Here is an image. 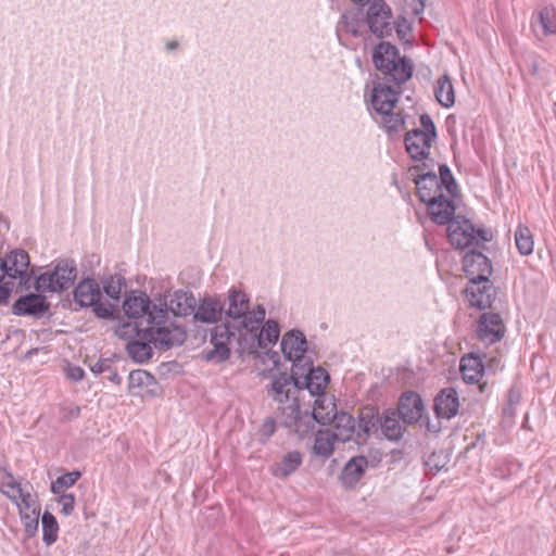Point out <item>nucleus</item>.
<instances>
[{
    "label": "nucleus",
    "instance_id": "4be33fe9",
    "mask_svg": "<svg viewBox=\"0 0 556 556\" xmlns=\"http://www.w3.org/2000/svg\"><path fill=\"white\" fill-rule=\"evenodd\" d=\"M459 400L455 389L446 388L434 399V410L438 417L451 419L458 413Z\"/></svg>",
    "mask_w": 556,
    "mask_h": 556
},
{
    "label": "nucleus",
    "instance_id": "1a4fd4ad",
    "mask_svg": "<svg viewBox=\"0 0 556 556\" xmlns=\"http://www.w3.org/2000/svg\"><path fill=\"white\" fill-rule=\"evenodd\" d=\"M447 236L450 242L458 249H465L473 242H486L491 239L489 231L475 229L469 220L464 219L460 216L455 217L451 223H448Z\"/></svg>",
    "mask_w": 556,
    "mask_h": 556
},
{
    "label": "nucleus",
    "instance_id": "bb28decb",
    "mask_svg": "<svg viewBox=\"0 0 556 556\" xmlns=\"http://www.w3.org/2000/svg\"><path fill=\"white\" fill-rule=\"evenodd\" d=\"M460 372L465 382L478 383L484 374L482 359L473 353L463 356L460 359Z\"/></svg>",
    "mask_w": 556,
    "mask_h": 556
},
{
    "label": "nucleus",
    "instance_id": "864d4df0",
    "mask_svg": "<svg viewBox=\"0 0 556 556\" xmlns=\"http://www.w3.org/2000/svg\"><path fill=\"white\" fill-rule=\"evenodd\" d=\"M14 480L15 478L10 471L5 469L0 470V488L4 486V484L13 483Z\"/></svg>",
    "mask_w": 556,
    "mask_h": 556
},
{
    "label": "nucleus",
    "instance_id": "5fc2aeb1",
    "mask_svg": "<svg viewBox=\"0 0 556 556\" xmlns=\"http://www.w3.org/2000/svg\"><path fill=\"white\" fill-rule=\"evenodd\" d=\"M109 364L106 361H99L92 367L91 370L96 374H102L108 370Z\"/></svg>",
    "mask_w": 556,
    "mask_h": 556
},
{
    "label": "nucleus",
    "instance_id": "473e14b6",
    "mask_svg": "<svg viewBox=\"0 0 556 556\" xmlns=\"http://www.w3.org/2000/svg\"><path fill=\"white\" fill-rule=\"evenodd\" d=\"M302 462L303 457L300 452H288L286 455L282 456L280 462L276 463L273 466L271 472L277 478H287L301 466Z\"/></svg>",
    "mask_w": 556,
    "mask_h": 556
},
{
    "label": "nucleus",
    "instance_id": "a18cd8bd",
    "mask_svg": "<svg viewBox=\"0 0 556 556\" xmlns=\"http://www.w3.org/2000/svg\"><path fill=\"white\" fill-rule=\"evenodd\" d=\"M379 418L374 414L372 410L363 412L359 417V428L364 433L369 434L371 431L377 429Z\"/></svg>",
    "mask_w": 556,
    "mask_h": 556
},
{
    "label": "nucleus",
    "instance_id": "c9c22d12",
    "mask_svg": "<svg viewBox=\"0 0 556 556\" xmlns=\"http://www.w3.org/2000/svg\"><path fill=\"white\" fill-rule=\"evenodd\" d=\"M437 101L444 108H451L455 103V91L447 74L440 77L434 88Z\"/></svg>",
    "mask_w": 556,
    "mask_h": 556
},
{
    "label": "nucleus",
    "instance_id": "20e7f679",
    "mask_svg": "<svg viewBox=\"0 0 556 556\" xmlns=\"http://www.w3.org/2000/svg\"><path fill=\"white\" fill-rule=\"evenodd\" d=\"M372 61L376 68L389 76L396 85L404 84L412 77V64L400 55L396 47L389 42H381L375 48Z\"/></svg>",
    "mask_w": 556,
    "mask_h": 556
},
{
    "label": "nucleus",
    "instance_id": "58836bf2",
    "mask_svg": "<svg viewBox=\"0 0 556 556\" xmlns=\"http://www.w3.org/2000/svg\"><path fill=\"white\" fill-rule=\"evenodd\" d=\"M103 291L111 299L118 301L123 289L125 288V279L119 275L109 276L102 280Z\"/></svg>",
    "mask_w": 556,
    "mask_h": 556
},
{
    "label": "nucleus",
    "instance_id": "ddd939ff",
    "mask_svg": "<svg viewBox=\"0 0 556 556\" xmlns=\"http://www.w3.org/2000/svg\"><path fill=\"white\" fill-rule=\"evenodd\" d=\"M299 377H302V395H304L305 392H307L311 397L326 394L325 390L329 383V375L324 368H314L308 362L307 365L300 367Z\"/></svg>",
    "mask_w": 556,
    "mask_h": 556
},
{
    "label": "nucleus",
    "instance_id": "a19ab883",
    "mask_svg": "<svg viewBox=\"0 0 556 556\" xmlns=\"http://www.w3.org/2000/svg\"><path fill=\"white\" fill-rule=\"evenodd\" d=\"M380 116V123L387 132H397L404 125V119L400 113H395L393 110L386 114H378Z\"/></svg>",
    "mask_w": 556,
    "mask_h": 556
},
{
    "label": "nucleus",
    "instance_id": "f03ea898",
    "mask_svg": "<svg viewBox=\"0 0 556 556\" xmlns=\"http://www.w3.org/2000/svg\"><path fill=\"white\" fill-rule=\"evenodd\" d=\"M408 173L416 185L419 200L426 204L442 198L443 190L451 198L457 193V184L445 164L440 165L439 176L434 172H421L419 166L410 167Z\"/></svg>",
    "mask_w": 556,
    "mask_h": 556
},
{
    "label": "nucleus",
    "instance_id": "412c9836",
    "mask_svg": "<svg viewBox=\"0 0 556 556\" xmlns=\"http://www.w3.org/2000/svg\"><path fill=\"white\" fill-rule=\"evenodd\" d=\"M197 323L216 324L224 314V305L214 298L202 299L192 312Z\"/></svg>",
    "mask_w": 556,
    "mask_h": 556
},
{
    "label": "nucleus",
    "instance_id": "a211bd4d",
    "mask_svg": "<svg viewBox=\"0 0 556 556\" xmlns=\"http://www.w3.org/2000/svg\"><path fill=\"white\" fill-rule=\"evenodd\" d=\"M495 288L490 282L489 278L485 281L469 282L466 288V295L471 306L479 309H485L492 306L495 299Z\"/></svg>",
    "mask_w": 556,
    "mask_h": 556
},
{
    "label": "nucleus",
    "instance_id": "09e8293b",
    "mask_svg": "<svg viewBox=\"0 0 556 556\" xmlns=\"http://www.w3.org/2000/svg\"><path fill=\"white\" fill-rule=\"evenodd\" d=\"M151 378V375L146 370H132L128 376L129 387L140 388L147 386Z\"/></svg>",
    "mask_w": 556,
    "mask_h": 556
},
{
    "label": "nucleus",
    "instance_id": "ea45409f",
    "mask_svg": "<svg viewBox=\"0 0 556 556\" xmlns=\"http://www.w3.org/2000/svg\"><path fill=\"white\" fill-rule=\"evenodd\" d=\"M539 21L543 28L544 35L556 34V8L545 7L539 14Z\"/></svg>",
    "mask_w": 556,
    "mask_h": 556
},
{
    "label": "nucleus",
    "instance_id": "603ef678",
    "mask_svg": "<svg viewBox=\"0 0 556 556\" xmlns=\"http://www.w3.org/2000/svg\"><path fill=\"white\" fill-rule=\"evenodd\" d=\"M406 2L415 15H419L425 10V0H406Z\"/></svg>",
    "mask_w": 556,
    "mask_h": 556
},
{
    "label": "nucleus",
    "instance_id": "37998d69",
    "mask_svg": "<svg viewBox=\"0 0 556 556\" xmlns=\"http://www.w3.org/2000/svg\"><path fill=\"white\" fill-rule=\"evenodd\" d=\"M75 497L73 494H61L52 504L53 510H59L63 517H68L74 509Z\"/></svg>",
    "mask_w": 556,
    "mask_h": 556
},
{
    "label": "nucleus",
    "instance_id": "393cba45",
    "mask_svg": "<svg viewBox=\"0 0 556 556\" xmlns=\"http://www.w3.org/2000/svg\"><path fill=\"white\" fill-rule=\"evenodd\" d=\"M48 309L45 296L40 294H27L21 296L13 305L15 315H34L38 316Z\"/></svg>",
    "mask_w": 556,
    "mask_h": 556
},
{
    "label": "nucleus",
    "instance_id": "c03bdc74",
    "mask_svg": "<svg viewBox=\"0 0 556 556\" xmlns=\"http://www.w3.org/2000/svg\"><path fill=\"white\" fill-rule=\"evenodd\" d=\"M80 477L78 471L67 472L59 477L52 482L51 490L53 493L59 494L65 488L72 486Z\"/></svg>",
    "mask_w": 556,
    "mask_h": 556
},
{
    "label": "nucleus",
    "instance_id": "5701e85b",
    "mask_svg": "<svg viewBox=\"0 0 556 556\" xmlns=\"http://www.w3.org/2000/svg\"><path fill=\"white\" fill-rule=\"evenodd\" d=\"M422 409L420 396L415 393H406L401 397L396 413L404 424H414L420 419Z\"/></svg>",
    "mask_w": 556,
    "mask_h": 556
},
{
    "label": "nucleus",
    "instance_id": "0eeeda50",
    "mask_svg": "<svg viewBox=\"0 0 556 556\" xmlns=\"http://www.w3.org/2000/svg\"><path fill=\"white\" fill-rule=\"evenodd\" d=\"M420 129L408 131L405 136L406 151L414 160L426 159L437 137L435 126L428 114L420 116Z\"/></svg>",
    "mask_w": 556,
    "mask_h": 556
},
{
    "label": "nucleus",
    "instance_id": "3c124183",
    "mask_svg": "<svg viewBox=\"0 0 556 556\" xmlns=\"http://www.w3.org/2000/svg\"><path fill=\"white\" fill-rule=\"evenodd\" d=\"M65 376L71 381L78 382V381L83 380L85 372H84L83 368L79 366L67 365L65 367Z\"/></svg>",
    "mask_w": 556,
    "mask_h": 556
},
{
    "label": "nucleus",
    "instance_id": "4468645a",
    "mask_svg": "<svg viewBox=\"0 0 556 556\" xmlns=\"http://www.w3.org/2000/svg\"><path fill=\"white\" fill-rule=\"evenodd\" d=\"M463 268L469 278V282L485 281L492 274L490 260L478 251H469L464 255Z\"/></svg>",
    "mask_w": 556,
    "mask_h": 556
},
{
    "label": "nucleus",
    "instance_id": "7ed1b4c3",
    "mask_svg": "<svg viewBox=\"0 0 556 556\" xmlns=\"http://www.w3.org/2000/svg\"><path fill=\"white\" fill-rule=\"evenodd\" d=\"M222 305H224L225 315L231 319V323L242 329H255L265 319L264 306L258 304L250 309V299L240 289H230Z\"/></svg>",
    "mask_w": 556,
    "mask_h": 556
},
{
    "label": "nucleus",
    "instance_id": "f8f14e48",
    "mask_svg": "<svg viewBox=\"0 0 556 556\" xmlns=\"http://www.w3.org/2000/svg\"><path fill=\"white\" fill-rule=\"evenodd\" d=\"M163 318H160V323H150V326L147 328L150 339L153 342L154 348L159 350H167L174 345H179L185 341L186 333L179 327L162 326Z\"/></svg>",
    "mask_w": 556,
    "mask_h": 556
},
{
    "label": "nucleus",
    "instance_id": "dca6fc26",
    "mask_svg": "<svg viewBox=\"0 0 556 556\" xmlns=\"http://www.w3.org/2000/svg\"><path fill=\"white\" fill-rule=\"evenodd\" d=\"M306 339L301 331H291L283 336L281 340V350L285 354L286 358L293 362V368H299L302 365H307L308 359L304 357V353L306 351Z\"/></svg>",
    "mask_w": 556,
    "mask_h": 556
},
{
    "label": "nucleus",
    "instance_id": "6e6552de",
    "mask_svg": "<svg viewBox=\"0 0 556 556\" xmlns=\"http://www.w3.org/2000/svg\"><path fill=\"white\" fill-rule=\"evenodd\" d=\"M101 290L94 279H84L74 290L75 302L81 307H92L97 317L108 319L113 316L114 306L100 302Z\"/></svg>",
    "mask_w": 556,
    "mask_h": 556
},
{
    "label": "nucleus",
    "instance_id": "9b49d317",
    "mask_svg": "<svg viewBox=\"0 0 556 556\" xmlns=\"http://www.w3.org/2000/svg\"><path fill=\"white\" fill-rule=\"evenodd\" d=\"M244 329L241 343L247 353H255L257 349H266L275 344L279 338L280 329L275 320H267L262 328Z\"/></svg>",
    "mask_w": 556,
    "mask_h": 556
},
{
    "label": "nucleus",
    "instance_id": "e433bc0d",
    "mask_svg": "<svg viewBox=\"0 0 556 556\" xmlns=\"http://www.w3.org/2000/svg\"><path fill=\"white\" fill-rule=\"evenodd\" d=\"M515 242L521 255H530L533 252L534 241L528 227L519 226L517 228Z\"/></svg>",
    "mask_w": 556,
    "mask_h": 556
},
{
    "label": "nucleus",
    "instance_id": "f257e3e1",
    "mask_svg": "<svg viewBox=\"0 0 556 556\" xmlns=\"http://www.w3.org/2000/svg\"><path fill=\"white\" fill-rule=\"evenodd\" d=\"M302 377H299V365L292 372L273 371L269 375V383L266 387V393L271 401V407L275 410L276 419L285 427L300 431L302 420L301 402Z\"/></svg>",
    "mask_w": 556,
    "mask_h": 556
},
{
    "label": "nucleus",
    "instance_id": "13d9d810",
    "mask_svg": "<svg viewBox=\"0 0 556 556\" xmlns=\"http://www.w3.org/2000/svg\"><path fill=\"white\" fill-rule=\"evenodd\" d=\"M110 380L116 382V383H119L121 379L118 377V375L116 372H113L110 377H109Z\"/></svg>",
    "mask_w": 556,
    "mask_h": 556
},
{
    "label": "nucleus",
    "instance_id": "49530a36",
    "mask_svg": "<svg viewBox=\"0 0 556 556\" xmlns=\"http://www.w3.org/2000/svg\"><path fill=\"white\" fill-rule=\"evenodd\" d=\"M27 488H24L16 480L13 483L4 484V486L0 488V491L12 502L18 501V498L27 491Z\"/></svg>",
    "mask_w": 556,
    "mask_h": 556
},
{
    "label": "nucleus",
    "instance_id": "aec40b11",
    "mask_svg": "<svg viewBox=\"0 0 556 556\" xmlns=\"http://www.w3.org/2000/svg\"><path fill=\"white\" fill-rule=\"evenodd\" d=\"M399 101V91L384 84H378L371 92V106L376 114H386L394 110Z\"/></svg>",
    "mask_w": 556,
    "mask_h": 556
},
{
    "label": "nucleus",
    "instance_id": "79ce46f5",
    "mask_svg": "<svg viewBox=\"0 0 556 556\" xmlns=\"http://www.w3.org/2000/svg\"><path fill=\"white\" fill-rule=\"evenodd\" d=\"M13 288L14 282L8 275L5 262L0 257V303L7 302Z\"/></svg>",
    "mask_w": 556,
    "mask_h": 556
},
{
    "label": "nucleus",
    "instance_id": "cd10ccee",
    "mask_svg": "<svg viewBox=\"0 0 556 556\" xmlns=\"http://www.w3.org/2000/svg\"><path fill=\"white\" fill-rule=\"evenodd\" d=\"M368 466V460L364 456H356L351 458L344 466L340 480L344 486H354L363 477L365 469Z\"/></svg>",
    "mask_w": 556,
    "mask_h": 556
},
{
    "label": "nucleus",
    "instance_id": "2eb2a0df",
    "mask_svg": "<svg viewBox=\"0 0 556 556\" xmlns=\"http://www.w3.org/2000/svg\"><path fill=\"white\" fill-rule=\"evenodd\" d=\"M505 333V326L501 316L496 313H484L480 316L477 334L481 342L493 344L498 342Z\"/></svg>",
    "mask_w": 556,
    "mask_h": 556
},
{
    "label": "nucleus",
    "instance_id": "4d7b16f0",
    "mask_svg": "<svg viewBox=\"0 0 556 556\" xmlns=\"http://www.w3.org/2000/svg\"><path fill=\"white\" fill-rule=\"evenodd\" d=\"M177 46H178V42H177V41H169V42H167V45H166V49H167L168 51H173V50H175V49L177 48Z\"/></svg>",
    "mask_w": 556,
    "mask_h": 556
},
{
    "label": "nucleus",
    "instance_id": "a878e982",
    "mask_svg": "<svg viewBox=\"0 0 556 556\" xmlns=\"http://www.w3.org/2000/svg\"><path fill=\"white\" fill-rule=\"evenodd\" d=\"M5 262V269L8 271L9 277L14 282L15 279L20 278L23 280L27 276V270L29 266V256L24 250H15L12 251L8 256Z\"/></svg>",
    "mask_w": 556,
    "mask_h": 556
},
{
    "label": "nucleus",
    "instance_id": "9d476101",
    "mask_svg": "<svg viewBox=\"0 0 556 556\" xmlns=\"http://www.w3.org/2000/svg\"><path fill=\"white\" fill-rule=\"evenodd\" d=\"M150 299L143 292L132 291L129 293L124 303L123 308L125 314L131 319L144 318L147 324L160 323V318L164 317L165 311L162 307L153 306L150 308Z\"/></svg>",
    "mask_w": 556,
    "mask_h": 556
},
{
    "label": "nucleus",
    "instance_id": "c756f323",
    "mask_svg": "<svg viewBox=\"0 0 556 556\" xmlns=\"http://www.w3.org/2000/svg\"><path fill=\"white\" fill-rule=\"evenodd\" d=\"M23 521H39L40 505L36 494L27 490L16 502H13Z\"/></svg>",
    "mask_w": 556,
    "mask_h": 556
},
{
    "label": "nucleus",
    "instance_id": "7c9ffc66",
    "mask_svg": "<svg viewBox=\"0 0 556 556\" xmlns=\"http://www.w3.org/2000/svg\"><path fill=\"white\" fill-rule=\"evenodd\" d=\"M338 414L334 401L327 394L316 396L313 405L312 416L319 424H328Z\"/></svg>",
    "mask_w": 556,
    "mask_h": 556
},
{
    "label": "nucleus",
    "instance_id": "bf43d9fd",
    "mask_svg": "<svg viewBox=\"0 0 556 556\" xmlns=\"http://www.w3.org/2000/svg\"><path fill=\"white\" fill-rule=\"evenodd\" d=\"M26 526H27V531H29V530H30L31 526H34V530H37V528H38L39 523H38V522H35V523H26Z\"/></svg>",
    "mask_w": 556,
    "mask_h": 556
},
{
    "label": "nucleus",
    "instance_id": "423d86ee",
    "mask_svg": "<svg viewBox=\"0 0 556 556\" xmlns=\"http://www.w3.org/2000/svg\"><path fill=\"white\" fill-rule=\"evenodd\" d=\"M77 275L76 264L72 260L60 261L53 271L41 274L35 282L39 292H59L68 289Z\"/></svg>",
    "mask_w": 556,
    "mask_h": 556
},
{
    "label": "nucleus",
    "instance_id": "b1692460",
    "mask_svg": "<svg viewBox=\"0 0 556 556\" xmlns=\"http://www.w3.org/2000/svg\"><path fill=\"white\" fill-rule=\"evenodd\" d=\"M427 206L431 220L438 225L448 226V223L455 218V205L445 194L440 199L433 200Z\"/></svg>",
    "mask_w": 556,
    "mask_h": 556
},
{
    "label": "nucleus",
    "instance_id": "f704fd0d",
    "mask_svg": "<svg viewBox=\"0 0 556 556\" xmlns=\"http://www.w3.org/2000/svg\"><path fill=\"white\" fill-rule=\"evenodd\" d=\"M336 442H338L337 437L331 432V430H319L315 435L313 453L324 458H328L334 450Z\"/></svg>",
    "mask_w": 556,
    "mask_h": 556
},
{
    "label": "nucleus",
    "instance_id": "052dcab7",
    "mask_svg": "<svg viewBox=\"0 0 556 556\" xmlns=\"http://www.w3.org/2000/svg\"><path fill=\"white\" fill-rule=\"evenodd\" d=\"M79 412H80L79 407H75V408L72 410V415H73L74 417H77V416L79 415Z\"/></svg>",
    "mask_w": 556,
    "mask_h": 556
},
{
    "label": "nucleus",
    "instance_id": "6e6d98bb",
    "mask_svg": "<svg viewBox=\"0 0 556 556\" xmlns=\"http://www.w3.org/2000/svg\"><path fill=\"white\" fill-rule=\"evenodd\" d=\"M39 521H56V520H55V517L49 510H45L42 514L40 513Z\"/></svg>",
    "mask_w": 556,
    "mask_h": 556
},
{
    "label": "nucleus",
    "instance_id": "39448f33",
    "mask_svg": "<svg viewBox=\"0 0 556 556\" xmlns=\"http://www.w3.org/2000/svg\"><path fill=\"white\" fill-rule=\"evenodd\" d=\"M243 332L244 329L232 323L216 325L211 330L210 342L213 349L207 351L206 358L218 363L224 362L229 357L232 349L240 354L247 353V350L240 344Z\"/></svg>",
    "mask_w": 556,
    "mask_h": 556
},
{
    "label": "nucleus",
    "instance_id": "6ab92c4d",
    "mask_svg": "<svg viewBox=\"0 0 556 556\" xmlns=\"http://www.w3.org/2000/svg\"><path fill=\"white\" fill-rule=\"evenodd\" d=\"M195 299L191 293L185 291H176L168 294L164 299V304H161L165 313L164 316L170 311L175 316H187L195 308Z\"/></svg>",
    "mask_w": 556,
    "mask_h": 556
},
{
    "label": "nucleus",
    "instance_id": "2f4dec72",
    "mask_svg": "<svg viewBox=\"0 0 556 556\" xmlns=\"http://www.w3.org/2000/svg\"><path fill=\"white\" fill-rule=\"evenodd\" d=\"M330 422H333L331 432L337 437L338 442H348L355 432V419L348 413H338Z\"/></svg>",
    "mask_w": 556,
    "mask_h": 556
},
{
    "label": "nucleus",
    "instance_id": "c85d7f7f",
    "mask_svg": "<svg viewBox=\"0 0 556 556\" xmlns=\"http://www.w3.org/2000/svg\"><path fill=\"white\" fill-rule=\"evenodd\" d=\"M152 344L153 342L151 341L150 334L146 329V332L142 333L139 338L127 342L126 350L128 355L135 362L143 363L152 356Z\"/></svg>",
    "mask_w": 556,
    "mask_h": 556
},
{
    "label": "nucleus",
    "instance_id": "f3484780",
    "mask_svg": "<svg viewBox=\"0 0 556 556\" xmlns=\"http://www.w3.org/2000/svg\"><path fill=\"white\" fill-rule=\"evenodd\" d=\"M391 10L382 1H374L367 12V23L370 30L378 37L389 36L392 31Z\"/></svg>",
    "mask_w": 556,
    "mask_h": 556
},
{
    "label": "nucleus",
    "instance_id": "72a5a7b5",
    "mask_svg": "<svg viewBox=\"0 0 556 556\" xmlns=\"http://www.w3.org/2000/svg\"><path fill=\"white\" fill-rule=\"evenodd\" d=\"M401 417L396 412H388L382 419H380V428L383 435L391 441H397L402 438L404 426L400 421Z\"/></svg>",
    "mask_w": 556,
    "mask_h": 556
},
{
    "label": "nucleus",
    "instance_id": "8fccbe9b",
    "mask_svg": "<svg viewBox=\"0 0 556 556\" xmlns=\"http://www.w3.org/2000/svg\"><path fill=\"white\" fill-rule=\"evenodd\" d=\"M43 542L47 545L53 544L58 539L59 523H42Z\"/></svg>",
    "mask_w": 556,
    "mask_h": 556
},
{
    "label": "nucleus",
    "instance_id": "de8ad7c7",
    "mask_svg": "<svg viewBox=\"0 0 556 556\" xmlns=\"http://www.w3.org/2000/svg\"><path fill=\"white\" fill-rule=\"evenodd\" d=\"M340 25L345 31L350 33L353 36H358L359 30L358 27L361 26L359 20L352 13H345L341 17Z\"/></svg>",
    "mask_w": 556,
    "mask_h": 556
},
{
    "label": "nucleus",
    "instance_id": "4c0bfd02",
    "mask_svg": "<svg viewBox=\"0 0 556 556\" xmlns=\"http://www.w3.org/2000/svg\"><path fill=\"white\" fill-rule=\"evenodd\" d=\"M115 334L129 342L130 340H136L142 333L146 332V328L142 329L138 321H127L118 324L114 329Z\"/></svg>",
    "mask_w": 556,
    "mask_h": 556
}]
</instances>
